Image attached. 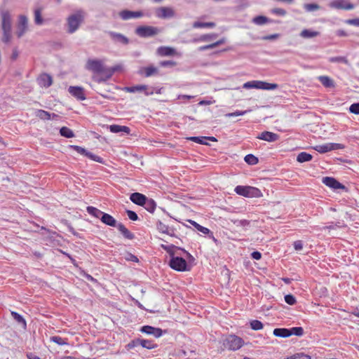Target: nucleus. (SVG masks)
<instances>
[{"label":"nucleus","mask_w":359,"mask_h":359,"mask_svg":"<svg viewBox=\"0 0 359 359\" xmlns=\"http://www.w3.org/2000/svg\"><path fill=\"white\" fill-rule=\"evenodd\" d=\"M156 228L158 231L162 233H165L170 236H175V229L169 226L163 224L161 221H158L156 223Z\"/></svg>","instance_id":"nucleus-19"},{"label":"nucleus","mask_w":359,"mask_h":359,"mask_svg":"<svg viewBox=\"0 0 359 359\" xmlns=\"http://www.w3.org/2000/svg\"><path fill=\"white\" fill-rule=\"evenodd\" d=\"M234 191L237 194L244 197L258 198L262 196L261 191L258 188L250 186L238 185L235 187Z\"/></svg>","instance_id":"nucleus-4"},{"label":"nucleus","mask_w":359,"mask_h":359,"mask_svg":"<svg viewBox=\"0 0 359 359\" xmlns=\"http://www.w3.org/2000/svg\"><path fill=\"white\" fill-rule=\"evenodd\" d=\"M69 93L79 100H86L83 89L79 86H70L68 89Z\"/></svg>","instance_id":"nucleus-20"},{"label":"nucleus","mask_w":359,"mask_h":359,"mask_svg":"<svg viewBox=\"0 0 359 359\" xmlns=\"http://www.w3.org/2000/svg\"><path fill=\"white\" fill-rule=\"evenodd\" d=\"M28 27V19L27 16L24 15H21L19 16L18 23V30L16 32V34L18 38L22 37L24 34L27 30Z\"/></svg>","instance_id":"nucleus-14"},{"label":"nucleus","mask_w":359,"mask_h":359,"mask_svg":"<svg viewBox=\"0 0 359 359\" xmlns=\"http://www.w3.org/2000/svg\"><path fill=\"white\" fill-rule=\"evenodd\" d=\"M313 156L311 154L302 151L297 155V161L299 163H304L310 161Z\"/></svg>","instance_id":"nucleus-35"},{"label":"nucleus","mask_w":359,"mask_h":359,"mask_svg":"<svg viewBox=\"0 0 359 359\" xmlns=\"http://www.w3.org/2000/svg\"><path fill=\"white\" fill-rule=\"evenodd\" d=\"M160 32L158 28L153 26H140L135 29V33L140 37H150L153 36Z\"/></svg>","instance_id":"nucleus-8"},{"label":"nucleus","mask_w":359,"mask_h":359,"mask_svg":"<svg viewBox=\"0 0 359 359\" xmlns=\"http://www.w3.org/2000/svg\"><path fill=\"white\" fill-rule=\"evenodd\" d=\"M109 130L113 133H125L126 134H129L130 132V129L125 126H119V125H111L109 126Z\"/></svg>","instance_id":"nucleus-24"},{"label":"nucleus","mask_w":359,"mask_h":359,"mask_svg":"<svg viewBox=\"0 0 359 359\" xmlns=\"http://www.w3.org/2000/svg\"><path fill=\"white\" fill-rule=\"evenodd\" d=\"M108 34L113 41L123 45H127L129 43V39L122 34L109 31Z\"/></svg>","instance_id":"nucleus-17"},{"label":"nucleus","mask_w":359,"mask_h":359,"mask_svg":"<svg viewBox=\"0 0 359 359\" xmlns=\"http://www.w3.org/2000/svg\"><path fill=\"white\" fill-rule=\"evenodd\" d=\"M176 65V62L172 60H165V61H161L160 62V65L161 67H172Z\"/></svg>","instance_id":"nucleus-62"},{"label":"nucleus","mask_w":359,"mask_h":359,"mask_svg":"<svg viewBox=\"0 0 359 359\" xmlns=\"http://www.w3.org/2000/svg\"><path fill=\"white\" fill-rule=\"evenodd\" d=\"M276 83H270L262 81H251L245 83L243 86L245 89L256 88L261 90H272L278 88Z\"/></svg>","instance_id":"nucleus-5"},{"label":"nucleus","mask_w":359,"mask_h":359,"mask_svg":"<svg viewBox=\"0 0 359 359\" xmlns=\"http://www.w3.org/2000/svg\"><path fill=\"white\" fill-rule=\"evenodd\" d=\"M318 79L326 88L334 86V81L329 76H320Z\"/></svg>","instance_id":"nucleus-31"},{"label":"nucleus","mask_w":359,"mask_h":359,"mask_svg":"<svg viewBox=\"0 0 359 359\" xmlns=\"http://www.w3.org/2000/svg\"><path fill=\"white\" fill-rule=\"evenodd\" d=\"M247 112H248L247 110H245V111L236 110L234 112L226 114V116L233 117V116H243V115H245V114H247Z\"/></svg>","instance_id":"nucleus-57"},{"label":"nucleus","mask_w":359,"mask_h":359,"mask_svg":"<svg viewBox=\"0 0 359 359\" xmlns=\"http://www.w3.org/2000/svg\"><path fill=\"white\" fill-rule=\"evenodd\" d=\"M233 224L236 226H249L250 224V222L248 220H246V219H236L235 221H233Z\"/></svg>","instance_id":"nucleus-54"},{"label":"nucleus","mask_w":359,"mask_h":359,"mask_svg":"<svg viewBox=\"0 0 359 359\" xmlns=\"http://www.w3.org/2000/svg\"><path fill=\"white\" fill-rule=\"evenodd\" d=\"M284 299L285 302L289 305H294L296 303V299L292 294H286Z\"/></svg>","instance_id":"nucleus-55"},{"label":"nucleus","mask_w":359,"mask_h":359,"mask_svg":"<svg viewBox=\"0 0 359 359\" xmlns=\"http://www.w3.org/2000/svg\"><path fill=\"white\" fill-rule=\"evenodd\" d=\"M138 346H140V338H137L130 341L127 345L126 348L128 350L133 349Z\"/></svg>","instance_id":"nucleus-51"},{"label":"nucleus","mask_w":359,"mask_h":359,"mask_svg":"<svg viewBox=\"0 0 359 359\" xmlns=\"http://www.w3.org/2000/svg\"><path fill=\"white\" fill-rule=\"evenodd\" d=\"M328 60L333 63H344L345 65H348V60L344 56L331 57Z\"/></svg>","instance_id":"nucleus-40"},{"label":"nucleus","mask_w":359,"mask_h":359,"mask_svg":"<svg viewBox=\"0 0 359 359\" xmlns=\"http://www.w3.org/2000/svg\"><path fill=\"white\" fill-rule=\"evenodd\" d=\"M169 266L174 270L177 271H185L188 270L187 261L175 255L170 257Z\"/></svg>","instance_id":"nucleus-7"},{"label":"nucleus","mask_w":359,"mask_h":359,"mask_svg":"<svg viewBox=\"0 0 359 359\" xmlns=\"http://www.w3.org/2000/svg\"><path fill=\"white\" fill-rule=\"evenodd\" d=\"M85 13L82 10L77 11L67 18L68 32L72 34L79 27L84 19Z\"/></svg>","instance_id":"nucleus-2"},{"label":"nucleus","mask_w":359,"mask_h":359,"mask_svg":"<svg viewBox=\"0 0 359 359\" xmlns=\"http://www.w3.org/2000/svg\"><path fill=\"white\" fill-rule=\"evenodd\" d=\"M147 197L142 194L135 192L130 194V201L138 205L142 206L145 200Z\"/></svg>","instance_id":"nucleus-21"},{"label":"nucleus","mask_w":359,"mask_h":359,"mask_svg":"<svg viewBox=\"0 0 359 359\" xmlns=\"http://www.w3.org/2000/svg\"><path fill=\"white\" fill-rule=\"evenodd\" d=\"M175 11L170 7H160L156 10V15L161 19L172 18L175 16Z\"/></svg>","instance_id":"nucleus-13"},{"label":"nucleus","mask_w":359,"mask_h":359,"mask_svg":"<svg viewBox=\"0 0 359 359\" xmlns=\"http://www.w3.org/2000/svg\"><path fill=\"white\" fill-rule=\"evenodd\" d=\"M124 258L126 261H129V262H139L138 258L135 255H133L130 252H126L124 255Z\"/></svg>","instance_id":"nucleus-52"},{"label":"nucleus","mask_w":359,"mask_h":359,"mask_svg":"<svg viewBox=\"0 0 359 359\" xmlns=\"http://www.w3.org/2000/svg\"><path fill=\"white\" fill-rule=\"evenodd\" d=\"M156 53L161 56H172L175 55V48L169 46H160L157 48Z\"/></svg>","instance_id":"nucleus-22"},{"label":"nucleus","mask_w":359,"mask_h":359,"mask_svg":"<svg viewBox=\"0 0 359 359\" xmlns=\"http://www.w3.org/2000/svg\"><path fill=\"white\" fill-rule=\"evenodd\" d=\"M126 214L128 218L133 221H136L138 219V216L136 212L133 210H126Z\"/></svg>","instance_id":"nucleus-59"},{"label":"nucleus","mask_w":359,"mask_h":359,"mask_svg":"<svg viewBox=\"0 0 359 359\" xmlns=\"http://www.w3.org/2000/svg\"><path fill=\"white\" fill-rule=\"evenodd\" d=\"M86 210L89 215L97 219H100V220L102 215L104 214V212H102V210L93 206H88Z\"/></svg>","instance_id":"nucleus-29"},{"label":"nucleus","mask_w":359,"mask_h":359,"mask_svg":"<svg viewBox=\"0 0 359 359\" xmlns=\"http://www.w3.org/2000/svg\"><path fill=\"white\" fill-rule=\"evenodd\" d=\"M215 26V24L214 22H194V24H193V27L194 28H205V27H209V28H212Z\"/></svg>","instance_id":"nucleus-41"},{"label":"nucleus","mask_w":359,"mask_h":359,"mask_svg":"<svg viewBox=\"0 0 359 359\" xmlns=\"http://www.w3.org/2000/svg\"><path fill=\"white\" fill-rule=\"evenodd\" d=\"M323 182L327 187L333 189L334 190L339 189H345V187L338 182L336 179L331 177H325L323 178Z\"/></svg>","instance_id":"nucleus-16"},{"label":"nucleus","mask_w":359,"mask_h":359,"mask_svg":"<svg viewBox=\"0 0 359 359\" xmlns=\"http://www.w3.org/2000/svg\"><path fill=\"white\" fill-rule=\"evenodd\" d=\"M144 76L146 77H149L157 73L158 69L154 66H149L147 67H144L143 69Z\"/></svg>","instance_id":"nucleus-43"},{"label":"nucleus","mask_w":359,"mask_h":359,"mask_svg":"<svg viewBox=\"0 0 359 359\" xmlns=\"http://www.w3.org/2000/svg\"><path fill=\"white\" fill-rule=\"evenodd\" d=\"M140 346L142 348H147L149 350L156 348L158 346V345L154 343L153 341L149 340V339H141V338H140Z\"/></svg>","instance_id":"nucleus-33"},{"label":"nucleus","mask_w":359,"mask_h":359,"mask_svg":"<svg viewBox=\"0 0 359 359\" xmlns=\"http://www.w3.org/2000/svg\"><path fill=\"white\" fill-rule=\"evenodd\" d=\"M148 212L153 213L155 211L156 203L152 198H147L142 205Z\"/></svg>","instance_id":"nucleus-28"},{"label":"nucleus","mask_w":359,"mask_h":359,"mask_svg":"<svg viewBox=\"0 0 359 359\" xmlns=\"http://www.w3.org/2000/svg\"><path fill=\"white\" fill-rule=\"evenodd\" d=\"M273 334L278 337L286 338L290 337V329L288 328H275Z\"/></svg>","instance_id":"nucleus-27"},{"label":"nucleus","mask_w":359,"mask_h":359,"mask_svg":"<svg viewBox=\"0 0 359 359\" xmlns=\"http://www.w3.org/2000/svg\"><path fill=\"white\" fill-rule=\"evenodd\" d=\"M11 316L16 322H18V323H20L22 325V327L24 329H26V327H27L26 320L20 314H19L18 313H17L15 311H11Z\"/></svg>","instance_id":"nucleus-36"},{"label":"nucleus","mask_w":359,"mask_h":359,"mask_svg":"<svg viewBox=\"0 0 359 359\" xmlns=\"http://www.w3.org/2000/svg\"><path fill=\"white\" fill-rule=\"evenodd\" d=\"M50 341L58 345L68 344L67 340L59 336H53L50 337Z\"/></svg>","instance_id":"nucleus-46"},{"label":"nucleus","mask_w":359,"mask_h":359,"mask_svg":"<svg viewBox=\"0 0 359 359\" xmlns=\"http://www.w3.org/2000/svg\"><path fill=\"white\" fill-rule=\"evenodd\" d=\"M345 23H346L347 25L359 27V18L346 20Z\"/></svg>","instance_id":"nucleus-61"},{"label":"nucleus","mask_w":359,"mask_h":359,"mask_svg":"<svg viewBox=\"0 0 359 359\" xmlns=\"http://www.w3.org/2000/svg\"><path fill=\"white\" fill-rule=\"evenodd\" d=\"M188 222L192 226H194L198 231L201 232L202 233L208 235V234H209L210 233V231L209 229L200 225L199 224H198L195 221L191 220V219H189Z\"/></svg>","instance_id":"nucleus-37"},{"label":"nucleus","mask_w":359,"mask_h":359,"mask_svg":"<svg viewBox=\"0 0 359 359\" xmlns=\"http://www.w3.org/2000/svg\"><path fill=\"white\" fill-rule=\"evenodd\" d=\"M250 327L253 330H260L263 328V323L258 320H252L250 323Z\"/></svg>","instance_id":"nucleus-47"},{"label":"nucleus","mask_w":359,"mask_h":359,"mask_svg":"<svg viewBox=\"0 0 359 359\" xmlns=\"http://www.w3.org/2000/svg\"><path fill=\"white\" fill-rule=\"evenodd\" d=\"M293 245H294V250L297 251L301 250L303 248L302 241H299V240L294 241Z\"/></svg>","instance_id":"nucleus-64"},{"label":"nucleus","mask_w":359,"mask_h":359,"mask_svg":"<svg viewBox=\"0 0 359 359\" xmlns=\"http://www.w3.org/2000/svg\"><path fill=\"white\" fill-rule=\"evenodd\" d=\"M161 247L163 250H165L169 254L170 257H171L172 255L175 254V252L173 251V249H176L177 250H182L183 252L186 253L187 255L191 256L189 252H187V251H185L184 250L180 248H176L174 245H161Z\"/></svg>","instance_id":"nucleus-34"},{"label":"nucleus","mask_w":359,"mask_h":359,"mask_svg":"<svg viewBox=\"0 0 359 359\" xmlns=\"http://www.w3.org/2000/svg\"><path fill=\"white\" fill-rule=\"evenodd\" d=\"M38 83L40 86L48 88L53 83L52 77L47 74H43L38 78Z\"/></svg>","instance_id":"nucleus-23"},{"label":"nucleus","mask_w":359,"mask_h":359,"mask_svg":"<svg viewBox=\"0 0 359 359\" xmlns=\"http://www.w3.org/2000/svg\"><path fill=\"white\" fill-rule=\"evenodd\" d=\"M271 13L279 16H285L287 13L285 10L280 8H276L272 9Z\"/></svg>","instance_id":"nucleus-56"},{"label":"nucleus","mask_w":359,"mask_h":359,"mask_svg":"<svg viewBox=\"0 0 359 359\" xmlns=\"http://www.w3.org/2000/svg\"><path fill=\"white\" fill-rule=\"evenodd\" d=\"M257 138L269 142H273L278 140L279 135L272 132L264 131L260 133Z\"/></svg>","instance_id":"nucleus-18"},{"label":"nucleus","mask_w":359,"mask_h":359,"mask_svg":"<svg viewBox=\"0 0 359 359\" xmlns=\"http://www.w3.org/2000/svg\"><path fill=\"white\" fill-rule=\"evenodd\" d=\"M344 148V146L343 144H339V143H332V142L316 145L315 147H313V149L320 154H325L328 151H334V150L342 149Z\"/></svg>","instance_id":"nucleus-9"},{"label":"nucleus","mask_w":359,"mask_h":359,"mask_svg":"<svg viewBox=\"0 0 359 359\" xmlns=\"http://www.w3.org/2000/svg\"><path fill=\"white\" fill-rule=\"evenodd\" d=\"M245 161L251 165H254L258 163L259 160L258 158L254 156L253 154H248L244 158Z\"/></svg>","instance_id":"nucleus-42"},{"label":"nucleus","mask_w":359,"mask_h":359,"mask_svg":"<svg viewBox=\"0 0 359 359\" xmlns=\"http://www.w3.org/2000/svg\"><path fill=\"white\" fill-rule=\"evenodd\" d=\"M253 23L258 25H262L266 22H269V19L263 15H258L253 18L252 20Z\"/></svg>","instance_id":"nucleus-45"},{"label":"nucleus","mask_w":359,"mask_h":359,"mask_svg":"<svg viewBox=\"0 0 359 359\" xmlns=\"http://www.w3.org/2000/svg\"><path fill=\"white\" fill-rule=\"evenodd\" d=\"M125 91L128 93L144 92L145 95H151L154 94L153 88H149L146 85H137L135 86L126 87Z\"/></svg>","instance_id":"nucleus-12"},{"label":"nucleus","mask_w":359,"mask_h":359,"mask_svg":"<svg viewBox=\"0 0 359 359\" xmlns=\"http://www.w3.org/2000/svg\"><path fill=\"white\" fill-rule=\"evenodd\" d=\"M86 68L94 74H100L107 72V68L104 65L103 61L97 59L88 60Z\"/></svg>","instance_id":"nucleus-6"},{"label":"nucleus","mask_w":359,"mask_h":359,"mask_svg":"<svg viewBox=\"0 0 359 359\" xmlns=\"http://www.w3.org/2000/svg\"><path fill=\"white\" fill-rule=\"evenodd\" d=\"M188 140L194 142H196V143H198V144H207L208 143L205 142V140H207V137H196V136H193V137H190L188 138Z\"/></svg>","instance_id":"nucleus-50"},{"label":"nucleus","mask_w":359,"mask_h":359,"mask_svg":"<svg viewBox=\"0 0 359 359\" xmlns=\"http://www.w3.org/2000/svg\"><path fill=\"white\" fill-rule=\"evenodd\" d=\"M319 34H320V33L318 32L305 29L301 32L299 35L302 38L310 39V38L316 37V36H318Z\"/></svg>","instance_id":"nucleus-32"},{"label":"nucleus","mask_w":359,"mask_h":359,"mask_svg":"<svg viewBox=\"0 0 359 359\" xmlns=\"http://www.w3.org/2000/svg\"><path fill=\"white\" fill-rule=\"evenodd\" d=\"M60 134L61 136L67 137V138H71L74 137V132L69 129L67 127H62L60 130Z\"/></svg>","instance_id":"nucleus-39"},{"label":"nucleus","mask_w":359,"mask_h":359,"mask_svg":"<svg viewBox=\"0 0 359 359\" xmlns=\"http://www.w3.org/2000/svg\"><path fill=\"white\" fill-rule=\"evenodd\" d=\"M144 15L145 14L140 11H132L128 10H123L119 13L120 18L123 20H128L131 18H139Z\"/></svg>","instance_id":"nucleus-15"},{"label":"nucleus","mask_w":359,"mask_h":359,"mask_svg":"<svg viewBox=\"0 0 359 359\" xmlns=\"http://www.w3.org/2000/svg\"><path fill=\"white\" fill-rule=\"evenodd\" d=\"M140 331L148 335H151L155 338H159L166 333L165 330H163L159 327H155L151 325H144L140 327Z\"/></svg>","instance_id":"nucleus-10"},{"label":"nucleus","mask_w":359,"mask_h":359,"mask_svg":"<svg viewBox=\"0 0 359 359\" xmlns=\"http://www.w3.org/2000/svg\"><path fill=\"white\" fill-rule=\"evenodd\" d=\"M101 222L106 225L113 227L117 226L118 224L116 220L111 215L105 212L101 218Z\"/></svg>","instance_id":"nucleus-25"},{"label":"nucleus","mask_w":359,"mask_h":359,"mask_svg":"<svg viewBox=\"0 0 359 359\" xmlns=\"http://www.w3.org/2000/svg\"><path fill=\"white\" fill-rule=\"evenodd\" d=\"M290 336L295 335L301 337L304 334V330L302 327H293L290 328Z\"/></svg>","instance_id":"nucleus-48"},{"label":"nucleus","mask_w":359,"mask_h":359,"mask_svg":"<svg viewBox=\"0 0 359 359\" xmlns=\"http://www.w3.org/2000/svg\"><path fill=\"white\" fill-rule=\"evenodd\" d=\"M36 116L41 120H50L51 114L48 111L43 109H38L36 111Z\"/></svg>","instance_id":"nucleus-38"},{"label":"nucleus","mask_w":359,"mask_h":359,"mask_svg":"<svg viewBox=\"0 0 359 359\" xmlns=\"http://www.w3.org/2000/svg\"><path fill=\"white\" fill-rule=\"evenodd\" d=\"M72 147H73V148H74V149L75 151H76L79 154H82V155H83V156H86V154H88V152L86 149H84V148H83V147H79V146H76V145H74V146H72Z\"/></svg>","instance_id":"nucleus-60"},{"label":"nucleus","mask_w":359,"mask_h":359,"mask_svg":"<svg viewBox=\"0 0 359 359\" xmlns=\"http://www.w3.org/2000/svg\"><path fill=\"white\" fill-rule=\"evenodd\" d=\"M244 344L243 339L235 334H230L226 337L223 341V346L229 351H237Z\"/></svg>","instance_id":"nucleus-3"},{"label":"nucleus","mask_w":359,"mask_h":359,"mask_svg":"<svg viewBox=\"0 0 359 359\" xmlns=\"http://www.w3.org/2000/svg\"><path fill=\"white\" fill-rule=\"evenodd\" d=\"M116 227L118 229V231L121 233V234L124 236V238L129 240H132L134 238V234L131 233L122 223H118Z\"/></svg>","instance_id":"nucleus-26"},{"label":"nucleus","mask_w":359,"mask_h":359,"mask_svg":"<svg viewBox=\"0 0 359 359\" xmlns=\"http://www.w3.org/2000/svg\"><path fill=\"white\" fill-rule=\"evenodd\" d=\"M110 76H111V74H109L107 76V78L104 79V78H102V76H100L98 75H95V74L93 76V79L94 81H95L97 83H102V82H104V81H107V79H109Z\"/></svg>","instance_id":"nucleus-63"},{"label":"nucleus","mask_w":359,"mask_h":359,"mask_svg":"<svg viewBox=\"0 0 359 359\" xmlns=\"http://www.w3.org/2000/svg\"><path fill=\"white\" fill-rule=\"evenodd\" d=\"M304 9L308 12H311L319 8V6L316 4H306L304 6Z\"/></svg>","instance_id":"nucleus-53"},{"label":"nucleus","mask_w":359,"mask_h":359,"mask_svg":"<svg viewBox=\"0 0 359 359\" xmlns=\"http://www.w3.org/2000/svg\"><path fill=\"white\" fill-rule=\"evenodd\" d=\"M43 18L41 17V12L39 8H37L34 11V22L36 25H41L43 23Z\"/></svg>","instance_id":"nucleus-49"},{"label":"nucleus","mask_w":359,"mask_h":359,"mask_svg":"<svg viewBox=\"0 0 359 359\" xmlns=\"http://www.w3.org/2000/svg\"><path fill=\"white\" fill-rule=\"evenodd\" d=\"M349 111L351 113L354 114H359V103H353L349 107Z\"/></svg>","instance_id":"nucleus-58"},{"label":"nucleus","mask_w":359,"mask_h":359,"mask_svg":"<svg viewBox=\"0 0 359 359\" xmlns=\"http://www.w3.org/2000/svg\"><path fill=\"white\" fill-rule=\"evenodd\" d=\"M345 224L344 222H330L328 225L323 227V229H334L337 227V228H342L344 227Z\"/></svg>","instance_id":"nucleus-44"},{"label":"nucleus","mask_w":359,"mask_h":359,"mask_svg":"<svg viewBox=\"0 0 359 359\" xmlns=\"http://www.w3.org/2000/svg\"><path fill=\"white\" fill-rule=\"evenodd\" d=\"M1 18L3 30L2 41L4 43H8L11 39V17L8 11H2Z\"/></svg>","instance_id":"nucleus-1"},{"label":"nucleus","mask_w":359,"mask_h":359,"mask_svg":"<svg viewBox=\"0 0 359 359\" xmlns=\"http://www.w3.org/2000/svg\"><path fill=\"white\" fill-rule=\"evenodd\" d=\"M217 36V34H203L199 36L198 39H193V42H199V41H210L213 39H216Z\"/></svg>","instance_id":"nucleus-30"},{"label":"nucleus","mask_w":359,"mask_h":359,"mask_svg":"<svg viewBox=\"0 0 359 359\" xmlns=\"http://www.w3.org/2000/svg\"><path fill=\"white\" fill-rule=\"evenodd\" d=\"M329 6L332 8L341 9V10H352L355 6L350 3L348 0H332Z\"/></svg>","instance_id":"nucleus-11"}]
</instances>
